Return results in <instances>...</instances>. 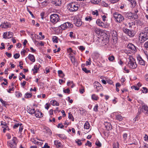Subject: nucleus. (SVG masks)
<instances>
[{
    "mask_svg": "<svg viewBox=\"0 0 148 148\" xmlns=\"http://www.w3.org/2000/svg\"><path fill=\"white\" fill-rule=\"evenodd\" d=\"M45 129L48 133L51 134L52 133L51 131L48 127H46L45 128Z\"/></svg>",
    "mask_w": 148,
    "mask_h": 148,
    "instance_id": "obj_54",
    "label": "nucleus"
},
{
    "mask_svg": "<svg viewBox=\"0 0 148 148\" xmlns=\"http://www.w3.org/2000/svg\"><path fill=\"white\" fill-rule=\"evenodd\" d=\"M139 39L141 38L140 41L142 42L148 40V27L144 28L143 32L139 34Z\"/></svg>",
    "mask_w": 148,
    "mask_h": 148,
    "instance_id": "obj_2",
    "label": "nucleus"
},
{
    "mask_svg": "<svg viewBox=\"0 0 148 148\" xmlns=\"http://www.w3.org/2000/svg\"><path fill=\"white\" fill-rule=\"evenodd\" d=\"M90 127V125L88 122L87 121H86L84 125V129H88Z\"/></svg>",
    "mask_w": 148,
    "mask_h": 148,
    "instance_id": "obj_27",
    "label": "nucleus"
},
{
    "mask_svg": "<svg viewBox=\"0 0 148 148\" xmlns=\"http://www.w3.org/2000/svg\"><path fill=\"white\" fill-rule=\"evenodd\" d=\"M142 108L143 109L147 112V113L148 114V107L147 105H144L143 106Z\"/></svg>",
    "mask_w": 148,
    "mask_h": 148,
    "instance_id": "obj_34",
    "label": "nucleus"
},
{
    "mask_svg": "<svg viewBox=\"0 0 148 148\" xmlns=\"http://www.w3.org/2000/svg\"><path fill=\"white\" fill-rule=\"evenodd\" d=\"M127 47L132 52L135 53L136 51V47L132 43H129L127 45Z\"/></svg>",
    "mask_w": 148,
    "mask_h": 148,
    "instance_id": "obj_9",
    "label": "nucleus"
},
{
    "mask_svg": "<svg viewBox=\"0 0 148 148\" xmlns=\"http://www.w3.org/2000/svg\"><path fill=\"white\" fill-rule=\"evenodd\" d=\"M20 124L18 123H15V124L13 126V128L14 129H15L18 128L20 126Z\"/></svg>",
    "mask_w": 148,
    "mask_h": 148,
    "instance_id": "obj_46",
    "label": "nucleus"
},
{
    "mask_svg": "<svg viewBox=\"0 0 148 148\" xmlns=\"http://www.w3.org/2000/svg\"><path fill=\"white\" fill-rule=\"evenodd\" d=\"M54 143L57 147H62L61 143L60 142H58V141L57 140L55 141L54 142Z\"/></svg>",
    "mask_w": 148,
    "mask_h": 148,
    "instance_id": "obj_23",
    "label": "nucleus"
},
{
    "mask_svg": "<svg viewBox=\"0 0 148 148\" xmlns=\"http://www.w3.org/2000/svg\"><path fill=\"white\" fill-rule=\"evenodd\" d=\"M32 95V93H26L25 94V97L26 98H28L30 97H31Z\"/></svg>",
    "mask_w": 148,
    "mask_h": 148,
    "instance_id": "obj_33",
    "label": "nucleus"
},
{
    "mask_svg": "<svg viewBox=\"0 0 148 148\" xmlns=\"http://www.w3.org/2000/svg\"><path fill=\"white\" fill-rule=\"evenodd\" d=\"M60 20L59 15L56 14H51L50 16V21L53 24H55Z\"/></svg>",
    "mask_w": 148,
    "mask_h": 148,
    "instance_id": "obj_5",
    "label": "nucleus"
},
{
    "mask_svg": "<svg viewBox=\"0 0 148 148\" xmlns=\"http://www.w3.org/2000/svg\"><path fill=\"white\" fill-rule=\"evenodd\" d=\"M104 125L105 126L106 129L107 130H110L112 129V127L110 123L107 122H105L104 123Z\"/></svg>",
    "mask_w": 148,
    "mask_h": 148,
    "instance_id": "obj_12",
    "label": "nucleus"
},
{
    "mask_svg": "<svg viewBox=\"0 0 148 148\" xmlns=\"http://www.w3.org/2000/svg\"><path fill=\"white\" fill-rule=\"evenodd\" d=\"M1 125H3L2 128H3V132L4 133H5L6 130L9 131L10 130L7 124L5 122H3V121L1 122Z\"/></svg>",
    "mask_w": 148,
    "mask_h": 148,
    "instance_id": "obj_11",
    "label": "nucleus"
},
{
    "mask_svg": "<svg viewBox=\"0 0 148 148\" xmlns=\"http://www.w3.org/2000/svg\"><path fill=\"white\" fill-rule=\"evenodd\" d=\"M73 25L72 24L68 22H66L61 25L59 27V28L61 30H64L67 28H72L73 27Z\"/></svg>",
    "mask_w": 148,
    "mask_h": 148,
    "instance_id": "obj_7",
    "label": "nucleus"
},
{
    "mask_svg": "<svg viewBox=\"0 0 148 148\" xmlns=\"http://www.w3.org/2000/svg\"><path fill=\"white\" fill-rule=\"evenodd\" d=\"M58 37L56 36H53L52 38V40L54 43H57L58 42Z\"/></svg>",
    "mask_w": 148,
    "mask_h": 148,
    "instance_id": "obj_40",
    "label": "nucleus"
},
{
    "mask_svg": "<svg viewBox=\"0 0 148 148\" xmlns=\"http://www.w3.org/2000/svg\"><path fill=\"white\" fill-rule=\"evenodd\" d=\"M116 120L120 121H122L123 119L122 116L119 114L116 115Z\"/></svg>",
    "mask_w": 148,
    "mask_h": 148,
    "instance_id": "obj_24",
    "label": "nucleus"
},
{
    "mask_svg": "<svg viewBox=\"0 0 148 148\" xmlns=\"http://www.w3.org/2000/svg\"><path fill=\"white\" fill-rule=\"evenodd\" d=\"M92 99L93 100L97 101L98 100L99 97L95 94H93L91 96Z\"/></svg>",
    "mask_w": 148,
    "mask_h": 148,
    "instance_id": "obj_30",
    "label": "nucleus"
},
{
    "mask_svg": "<svg viewBox=\"0 0 148 148\" xmlns=\"http://www.w3.org/2000/svg\"><path fill=\"white\" fill-rule=\"evenodd\" d=\"M63 91L64 93H67L68 94H69L70 92V90L68 88L65 89H64Z\"/></svg>",
    "mask_w": 148,
    "mask_h": 148,
    "instance_id": "obj_56",
    "label": "nucleus"
},
{
    "mask_svg": "<svg viewBox=\"0 0 148 148\" xmlns=\"http://www.w3.org/2000/svg\"><path fill=\"white\" fill-rule=\"evenodd\" d=\"M0 101L4 107H6L8 105V102L7 101L3 100L1 98L0 99Z\"/></svg>",
    "mask_w": 148,
    "mask_h": 148,
    "instance_id": "obj_28",
    "label": "nucleus"
},
{
    "mask_svg": "<svg viewBox=\"0 0 148 148\" xmlns=\"http://www.w3.org/2000/svg\"><path fill=\"white\" fill-rule=\"evenodd\" d=\"M112 37L114 41H116L117 40V35L116 31H114L112 32Z\"/></svg>",
    "mask_w": 148,
    "mask_h": 148,
    "instance_id": "obj_14",
    "label": "nucleus"
},
{
    "mask_svg": "<svg viewBox=\"0 0 148 148\" xmlns=\"http://www.w3.org/2000/svg\"><path fill=\"white\" fill-rule=\"evenodd\" d=\"M81 140L79 139H77L75 140L76 143L79 146H81L82 145V143L81 142Z\"/></svg>",
    "mask_w": 148,
    "mask_h": 148,
    "instance_id": "obj_41",
    "label": "nucleus"
},
{
    "mask_svg": "<svg viewBox=\"0 0 148 148\" xmlns=\"http://www.w3.org/2000/svg\"><path fill=\"white\" fill-rule=\"evenodd\" d=\"M95 145L98 147H100L101 146V144L99 141L97 140L95 142Z\"/></svg>",
    "mask_w": 148,
    "mask_h": 148,
    "instance_id": "obj_44",
    "label": "nucleus"
},
{
    "mask_svg": "<svg viewBox=\"0 0 148 148\" xmlns=\"http://www.w3.org/2000/svg\"><path fill=\"white\" fill-rule=\"evenodd\" d=\"M144 46L146 50H148V41L146 42L145 43Z\"/></svg>",
    "mask_w": 148,
    "mask_h": 148,
    "instance_id": "obj_57",
    "label": "nucleus"
},
{
    "mask_svg": "<svg viewBox=\"0 0 148 148\" xmlns=\"http://www.w3.org/2000/svg\"><path fill=\"white\" fill-rule=\"evenodd\" d=\"M51 104L53 106H59V103L58 102L55 100H53L52 101Z\"/></svg>",
    "mask_w": 148,
    "mask_h": 148,
    "instance_id": "obj_31",
    "label": "nucleus"
},
{
    "mask_svg": "<svg viewBox=\"0 0 148 148\" xmlns=\"http://www.w3.org/2000/svg\"><path fill=\"white\" fill-rule=\"evenodd\" d=\"M82 70L83 71L86 73H88L90 72V70H88L86 68L84 67H82Z\"/></svg>",
    "mask_w": 148,
    "mask_h": 148,
    "instance_id": "obj_51",
    "label": "nucleus"
},
{
    "mask_svg": "<svg viewBox=\"0 0 148 148\" xmlns=\"http://www.w3.org/2000/svg\"><path fill=\"white\" fill-rule=\"evenodd\" d=\"M29 113L31 114H35L36 113V110L34 108L30 109Z\"/></svg>",
    "mask_w": 148,
    "mask_h": 148,
    "instance_id": "obj_37",
    "label": "nucleus"
},
{
    "mask_svg": "<svg viewBox=\"0 0 148 148\" xmlns=\"http://www.w3.org/2000/svg\"><path fill=\"white\" fill-rule=\"evenodd\" d=\"M68 118L69 119H71L72 121H74V119L73 117L72 114L71 113V112H69V113Z\"/></svg>",
    "mask_w": 148,
    "mask_h": 148,
    "instance_id": "obj_36",
    "label": "nucleus"
},
{
    "mask_svg": "<svg viewBox=\"0 0 148 148\" xmlns=\"http://www.w3.org/2000/svg\"><path fill=\"white\" fill-rule=\"evenodd\" d=\"M68 52L69 53V55H72V52L73 50L72 49L70 48L67 49Z\"/></svg>",
    "mask_w": 148,
    "mask_h": 148,
    "instance_id": "obj_62",
    "label": "nucleus"
},
{
    "mask_svg": "<svg viewBox=\"0 0 148 148\" xmlns=\"http://www.w3.org/2000/svg\"><path fill=\"white\" fill-rule=\"evenodd\" d=\"M132 17V19H136L138 18V16L137 14L134 13L133 14V16Z\"/></svg>",
    "mask_w": 148,
    "mask_h": 148,
    "instance_id": "obj_47",
    "label": "nucleus"
},
{
    "mask_svg": "<svg viewBox=\"0 0 148 148\" xmlns=\"http://www.w3.org/2000/svg\"><path fill=\"white\" fill-rule=\"evenodd\" d=\"M0 26L2 28L4 29H7L9 27V24L6 21L2 22Z\"/></svg>",
    "mask_w": 148,
    "mask_h": 148,
    "instance_id": "obj_18",
    "label": "nucleus"
},
{
    "mask_svg": "<svg viewBox=\"0 0 148 148\" xmlns=\"http://www.w3.org/2000/svg\"><path fill=\"white\" fill-rule=\"evenodd\" d=\"M75 25L78 27L80 26L82 23L81 19L79 18L75 19Z\"/></svg>",
    "mask_w": 148,
    "mask_h": 148,
    "instance_id": "obj_16",
    "label": "nucleus"
},
{
    "mask_svg": "<svg viewBox=\"0 0 148 148\" xmlns=\"http://www.w3.org/2000/svg\"><path fill=\"white\" fill-rule=\"evenodd\" d=\"M113 16L116 21L119 23L122 22L124 20V18L119 12H115L113 14Z\"/></svg>",
    "mask_w": 148,
    "mask_h": 148,
    "instance_id": "obj_4",
    "label": "nucleus"
},
{
    "mask_svg": "<svg viewBox=\"0 0 148 148\" xmlns=\"http://www.w3.org/2000/svg\"><path fill=\"white\" fill-rule=\"evenodd\" d=\"M80 5L77 2H72L67 5V8L70 11L74 12L77 11Z\"/></svg>",
    "mask_w": 148,
    "mask_h": 148,
    "instance_id": "obj_1",
    "label": "nucleus"
},
{
    "mask_svg": "<svg viewBox=\"0 0 148 148\" xmlns=\"http://www.w3.org/2000/svg\"><path fill=\"white\" fill-rule=\"evenodd\" d=\"M137 59L138 61V63L140 65L145 66V62L142 59L140 55H138L136 56Z\"/></svg>",
    "mask_w": 148,
    "mask_h": 148,
    "instance_id": "obj_10",
    "label": "nucleus"
},
{
    "mask_svg": "<svg viewBox=\"0 0 148 148\" xmlns=\"http://www.w3.org/2000/svg\"><path fill=\"white\" fill-rule=\"evenodd\" d=\"M130 2L131 4V7L133 8H134L136 6V2L135 0H127Z\"/></svg>",
    "mask_w": 148,
    "mask_h": 148,
    "instance_id": "obj_21",
    "label": "nucleus"
},
{
    "mask_svg": "<svg viewBox=\"0 0 148 148\" xmlns=\"http://www.w3.org/2000/svg\"><path fill=\"white\" fill-rule=\"evenodd\" d=\"M114 59V57L112 55L110 56L108 58V60L110 61H112Z\"/></svg>",
    "mask_w": 148,
    "mask_h": 148,
    "instance_id": "obj_49",
    "label": "nucleus"
},
{
    "mask_svg": "<svg viewBox=\"0 0 148 148\" xmlns=\"http://www.w3.org/2000/svg\"><path fill=\"white\" fill-rule=\"evenodd\" d=\"M98 105L96 104L94 107L93 108V110L95 112H97L98 111Z\"/></svg>",
    "mask_w": 148,
    "mask_h": 148,
    "instance_id": "obj_61",
    "label": "nucleus"
},
{
    "mask_svg": "<svg viewBox=\"0 0 148 148\" xmlns=\"http://www.w3.org/2000/svg\"><path fill=\"white\" fill-rule=\"evenodd\" d=\"M94 88L96 89L97 92L102 91L103 90L102 86L98 82H95L94 83Z\"/></svg>",
    "mask_w": 148,
    "mask_h": 148,
    "instance_id": "obj_8",
    "label": "nucleus"
},
{
    "mask_svg": "<svg viewBox=\"0 0 148 148\" xmlns=\"http://www.w3.org/2000/svg\"><path fill=\"white\" fill-rule=\"evenodd\" d=\"M43 114L40 111L38 112V113H36L35 114V116L37 118H41L43 116Z\"/></svg>",
    "mask_w": 148,
    "mask_h": 148,
    "instance_id": "obj_22",
    "label": "nucleus"
},
{
    "mask_svg": "<svg viewBox=\"0 0 148 148\" xmlns=\"http://www.w3.org/2000/svg\"><path fill=\"white\" fill-rule=\"evenodd\" d=\"M92 14L93 15H96L97 16L99 15L98 11L97 10H96L95 11L92 12Z\"/></svg>",
    "mask_w": 148,
    "mask_h": 148,
    "instance_id": "obj_55",
    "label": "nucleus"
},
{
    "mask_svg": "<svg viewBox=\"0 0 148 148\" xmlns=\"http://www.w3.org/2000/svg\"><path fill=\"white\" fill-rule=\"evenodd\" d=\"M124 31L126 34L132 37L134 36V34L132 33V31L128 29H125Z\"/></svg>",
    "mask_w": 148,
    "mask_h": 148,
    "instance_id": "obj_15",
    "label": "nucleus"
},
{
    "mask_svg": "<svg viewBox=\"0 0 148 148\" xmlns=\"http://www.w3.org/2000/svg\"><path fill=\"white\" fill-rule=\"evenodd\" d=\"M39 69V68L38 67L37 65H35L34 66V69L32 70V71L33 72V73L34 74L37 73L38 70Z\"/></svg>",
    "mask_w": 148,
    "mask_h": 148,
    "instance_id": "obj_26",
    "label": "nucleus"
},
{
    "mask_svg": "<svg viewBox=\"0 0 148 148\" xmlns=\"http://www.w3.org/2000/svg\"><path fill=\"white\" fill-rule=\"evenodd\" d=\"M57 135L62 139H65L66 138V137L64 134H57Z\"/></svg>",
    "mask_w": 148,
    "mask_h": 148,
    "instance_id": "obj_29",
    "label": "nucleus"
},
{
    "mask_svg": "<svg viewBox=\"0 0 148 148\" xmlns=\"http://www.w3.org/2000/svg\"><path fill=\"white\" fill-rule=\"evenodd\" d=\"M129 27L130 28L132 27V26L135 25V22H129L128 23Z\"/></svg>",
    "mask_w": 148,
    "mask_h": 148,
    "instance_id": "obj_43",
    "label": "nucleus"
},
{
    "mask_svg": "<svg viewBox=\"0 0 148 148\" xmlns=\"http://www.w3.org/2000/svg\"><path fill=\"white\" fill-rule=\"evenodd\" d=\"M20 55L19 53H16L14 56V57L15 59H17L20 57Z\"/></svg>",
    "mask_w": 148,
    "mask_h": 148,
    "instance_id": "obj_60",
    "label": "nucleus"
},
{
    "mask_svg": "<svg viewBox=\"0 0 148 148\" xmlns=\"http://www.w3.org/2000/svg\"><path fill=\"white\" fill-rule=\"evenodd\" d=\"M42 148H50L49 146L48 145L47 143H45L44 146Z\"/></svg>",
    "mask_w": 148,
    "mask_h": 148,
    "instance_id": "obj_64",
    "label": "nucleus"
},
{
    "mask_svg": "<svg viewBox=\"0 0 148 148\" xmlns=\"http://www.w3.org/2000/svg\"><path fill=\"white\" fill-rule=\"evenodd\" d=\"M28 59L30 61L32 62H34L35 61V57L34 55L29 54L28 56Z\"/></svg>",
    "mask_w": 148,
    "mask_h": 148,
    "instance_id": "obj_19",
    "label": "nucleus"
},
{
    "mask_svg": "<svg viewBox=\"0 0 148 148\" xmlns=\"http://www.w3.org/2000/svg\"><path fill=\"white\" fill-rule=\"evenodd\" d=\"M58 73L59 77L61 78H63L64 76V74L62 70H60L58 71Z\"/></svg>",
    "mask_w": 148,
    "mask_h": 148,
    "instance_id": "obj_25",
    "label": "nucleus"
},
{
    "mask_svg": "<svg viewBox=\"0 0 148 148\" xmlns=\"http://www.w3.org/2000/svg\"><path fill=\"white\" fill-rule=\"evenodd\" d=\"M92 17L87 16L85 18V20L86 21H90L92 19Z\"/></svg>",
    "mask_w": 148,
    "mask_h": 148,
    "instance_id": "obj_38",
    "label": "nucleus"
},
{
    "mask_svg": "<svg viewBox=\"0 0 148 148\" xmlns=\"http://www.w3.org/2000/svg\"><path fill=\"white\" fill-rule=\"evenodd\" d=\"M30 140L35 144H38V141H36L34 138L31 139Z\"/></svg>",
    "mask_w": 148,
    "mask_h": 148,
    "instance_id": "obj_52",
    "label": "nucleus"
},
{
    "mask_svg": "<svg viewBox=\"0 0 148 148\" xmlns=\"http://www.w3.org/2000/svg\"><path fill=\"white\" fill-rule=\"evenodd\" d=\"M51 3L55 6H60L61 4V0H52Z\"/></svg>",
    "mask_w": 148,
    "mask_h": 148,
    "instance_id": "obj_13",
    "label": "nucleus"
},
{
    "mask_svg": "<svg viewBox=\"0 0 148 148\" xmlns=\"http://www.w3.org/2000/svg\"><path fill=\"white\" fill-rule=\"evenodd\" d=\"M57 127L58 128H62L64 127V126L63 125L62 123H59Z\"/></svg>",
    "mask_w": 148,
    "mask_h": 148,
    "instance_id": "obj_63",
    "label": "nucleus"
},
{
    "mask_svg": "<svg viewBox=\"0 0 148 148\" xmlns=\"http://www.w3.org/2000/svg\"><path fill=\"white\" fill-rule=\"evenodd\" d=\"M18 140L16 137H14L11 140L7 141V145L10 148H17Z\"/></svg>",
    "mask_w": 148,
    "mask_h": 148,
    "instance_id": "obj_3",
    "label": "nucleus"
},
{
    "mask_svg": "<svg viewBox=\"0 0 148 148\" xmlns=\"http://www.w3.org/2000/svg\"><path fill=\"white\" fill-rule=\"evenodd\" d=\"M16 96L17 97H21L22 96V94L21 92L18 91L16 92Z\"/></svg>",
    "mask_w": 148,
    "mask_h": 148,
    "instance_id": "obj_39",
    "label": "nucleus"
},
{
    "mask_svg": "<svg viewBox=\"0 0 148 148\" xmlns=\"http://www.w3.org/2000/svg\"><path fill=\"white\" fill-rule=\"evenodd\" d=\"M127 133H124L123 134V138L124 140H126V139L127 138Z\"/></svg>",
    "mask_w": 148,
    "mask_h": 148,
    "instance_id": "obj_59",
    "label": "nucleus"
},
{
    "mask_svg": "<svg viewBox=\"0 0 148 148\" xmlns=\"http://www.w3.org/2000/svg\"><path fill=\"white\" fill-rule=\"evenodd\" d=\"M85 145L86 146L88 145L89 147H91L92 146V143L89 141L87 140V143H85Z\"/></svg>",
    "mask_w": 148,
    "mask_h": 148,
    "instance_id": "obj_50",
    "label": "nucleus"
},
{
    "mask_svg": "<svg viewBox=\"0 0 148 148\" xmlns=\"http://www.w3.org/2000/svg\"><path fill=\"white\" fill-rule=\"evenodd\" d=\"M96 23L97 25L100 27H103V26H104V23L99 19H98L97 20Z\"/></svg>",
    "mask_w": 148,
    "mask_h": 148,
    "instance_id": "obj_20",
    "label": "nucleus"
},
{
    "mask_svg": "<svg viewBox=\"0 0 148 148\" xmlns=\"http://www.w3.org/2000/svg\"><path fill=\"white\" fill-rule=\"evenodd\" d=\"M131 88L132 89H134L135 90H138L139 89L138 87L134 86H132Z\"/></svg>",
    "mask_w": 148,
    "mask_h": 148,
    "instance_id": "obj_58",
    "label": "nucleus"
},
{
    "mask_svg": "<svg viewBox=\"0 0 148 148\" xmlns=\"http://www.w3.org/2000/svg\"><path fill=\"white\" fill-rule=\"evenodd\" d=\"M124 14L126 18L130 19H132L133 13L131 12H125L124 13Z\"/></svg>",
    "mask_w": 148,
    "mask_h": 148,
    "instance_id": "obj_17",
    "label": "nucleus"
},
{
    "mask_svg": "<svg viewBox=\"0 0 148 148\" xmlns=\"http://www.w3.org/2000/svg\"><path fill=\"white\" fill-rule=\"evenodd\" d=\"M117 144L116 143H114L113 145V148H119V144L118 143H117Z\"/></svg>",
    "mask_w": 148,
    "mask_h": 148,
    "instance_id": "obj_48",
    "label": "nucleus"
},
{
    "mask_svg": "<svg viewBox=\"0 0 148 148\" xmlns=\"http://www.w3.org/2000/svg\"><path fill=\"white\" fill-rule=\"evenodd\" d=\"M23 126L22 124L21 123L20 125L19 126V132L21 134H22L21 132H22V131L23 130Z\"/></svg>",
    "mask_w": 148,
    "mask_h": 148,
    "instance_id": "obj_35",
    "label": "nucleus"
},
{
    "mask_svg": "<svg viewBox=\"0 0 148 148\" xmlns=\"http://www.w3.org/2000/svg\"><path fill=\"white\" fill-rule=\"evenodd\" d=\"M127 65L130 68L132 69H135L137 66L135 60L134 58L130 59L127 63Z\"/></svg>",
    "mask_w": 148,
    "mask_h": 148,
    "instance_id": "obj_6",
    "label": "nucleus"
},
{
    "mask_svg": "<svg viewBox=\"0 0 148 148\" xmlns=\"http://www.w3.org/2000/svg\"><path fill=\"white\" fill-rule=\"evenodd\" d=\"M101 0H91V3L94 4H98L100 2Z\"/></svg>",
    "mask_w": 148,
    "mask_h": 148,
    "instance_id": "obj_32",
    "label": "nucleus"
},
{
    "mask_svg": "<svg viewBox=\"0 0 148 148\" xmlns=\"http://www.w3.org/2000/svg\"><path fill=\"white\" fill-rule=\"evenodd\" d=\"M70 58H71V62L73 63H74L75 62V58L72 56H70Z\"/></svg>",
    "mask_w": 148,
    "mask_h": 148,
    "instance_id": "obj_45",
    "label": "nucleus"
},
{
    "mask_svg": "<svg viewBox=\"0 0 148 148\" xmlns=\"http://www.w3.org/2000/svg\"><path fill=\"white\" fill-rule=\"evenodd\" d=\"M8 32H4L3 35V38L4 39H9V38L7 36H8Z\"/></svg>",
    "mask_w": 148,
    "mask_h": 148,
    "instance_id": "obj_42",
    "label": "nucleus"
},
{
    "mask_svg": "<svg viewBox=\"0 0 148 148\" xmlns=\"http://www.w3.org/2000/svg\"><path fill=\"white\" fill-rule=\"evenodd\" d=\"M8 32V36H10V37L9 38L12 37V36H13V33L12 32Z\"/></svg>",
    "mask_w": 148,
    "mask_h": 148,
    "instance_id": "obj_53",
    "label": "nucleus"
}]
</instances>
